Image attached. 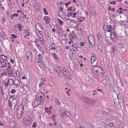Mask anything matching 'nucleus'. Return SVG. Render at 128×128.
Here are the masks:
<instances>
[{
    "label": "nucleus",
    "mask_w": 128,
    "mask_h": 128,
    "mask_svg": "<svg viewBox=\"0 0 128 128\" xmlns=\"http://www.w3.org/2000/svg\"><path fill=\"white\" fill-rule=\"evenodd\" d=\"M58 74L62 78H63L65 76L67 79L70 80L71 78L70 73L68 71L64 68H63L62 70H60Z\"/></svg>",
    "instance_id": "1"
},
{
    "label": "nucleus",
    "mask_w": 128,
    "mask_h": 128,
    "mask_svg": "<svg viewBox=\"0 0 128 128\" xmlns=\"http://www.w3.org/2000/svg\"><path fill=\"white\" fill-rule=\"evenodd\" d=\"M92 71L96 76L101 77L103 74V72L101 68L98 66H95L92 68Z\"/></svg>",
    "instance_id": "2"
},
{
    "label": "nucleus",
    "mask_w": 128,
    "mask_h": 128,
    "mask_svg": "<svg viewBox=\"0 0 128 128\" xmlns=\"http://www.w3.org/2000/svg\"><path fill=\"white\" fill-rule=\"evenodd\" d=\"M31 118L29 116L26 115L24 117L23 122L25 125L27 126L32 123Z\"/></svg>",
    "instance_id": "3"
},
{
    "label": "nucleus",
    "mask_w": 128,
    "mask_h": 128,
    "mask_svg": "<svg viewBox=\"0 0 128 128\" xmlns=\"http://www.w3.org/2000/svg\"><path fill=\"white\" fill-rule=\"evenodd\" d=\"M36 100L41 103L44 101L43 94L41 92L38 93L36 94Z\"/></svg>",
    "instance_id": "4"
},
{
    "label": "nucleus",
    "mask_w": 128,
    "mask_h": 128,
    "mask_svg": "<svg viewBox=\"0 0 128 128\" xmlns=\"http://www.w3.org/2000/svg\"><path fill=\"white\" fill-rule=\"evenodd\" d=\"M18 102V100L15 98L13 99L12 100L11 102H10V100L8 101L9 106L12 108V107H14V108L17 104Z\"/></svg>",
    "instance_id": "5"
},
{
    "label": "nucleus",
    "mask_w": 128,
    "mask_h": 128,
    "mask_svg": "<svg viewBox=\"0 0 128 128\" xmlns=\"http://www.w3.org/2000/svg\"><path fill=\"white\" fill-rule=\"evenodd\" d=\"M88 39L90 44L92 46L95 44V40L92 34L89 35L88 36Z\"/></svg>",
    "instance_id": "6"
},
{
    "label": "nucleus",
    "mask_w": 128,
    "mask_h": 128,
    "mask_svg": "<svg viewBox=\"0 0 128 128\" xmlns=\"http://www.w3.org/2000/svg\"><path fill=\"white\" fill-rule=\"evenodd\" d=\"M84 101L88 105H93L96 102V100L93 99H90L85 98L84 99Z\"/></svg>",
    "instance_id": "7"
},
{
    "label": "nucleus",
    "mask_w": 128,
    "mask_h": 128,
    "mask_svg": "<svg viewBox=\"0 0 128 128\" xmlns=\"http://www.w3.org/2000/svg\"><path fill=\"white\" fill-rule=\"evenodd\" d=\"M10 80L12 81V83H14V84L15 86H19L20 84V82L19 80H18L15 79L14 80L12 79H10ZM10 81V79L8 80V83H9V82Z\"/></svg>",
    "instance_id": "8"
},
{
    "label": "nucleus",
    "mask_w": 128,
    "mask_h": 128,
    "mask_svg": "<svg viewBox=\"0 0 128 128\" xmlns=\"http://www.w3.org/2000/svg\"><path fill=\"white\" fill-rule=\"evenodd\" d=\"M56 26L57 28V31L58 32V34L60 36H62L63 35V31L62 30L60 26L59 25H56L55 26Z\"/></svg>",
    "instance_id": "9"
},
{
    "label": "nucleus",
    "mask_w": 128,
    "mask_h": 128,
    "mask_svg": "<svg viewBox=\"0 0 128 128\" xmlns=\"http://www.w3.org/2000/svg\"><path fill=\"white\" fill-rule=\"evenodd\" d=\"M41 104L40 102L36 100L33 102L32 105L33 107L35 108Z\"/></svg>",
    "instance_id": "10"
},
{
    "label": "nucleus",
    "mask_w": 128,
    "mask_h": 128,
    "mask_svg": "<svg viewBox=\"0 0 128 128\" xmlns=\"http://www.w3.org/2000/svg\"><path fill=\"white\" fill-rule=\"evenodd\" d=\"M38 58L40 60V63L42 62L43 61L46 60V58L44 57H43L40 54H38Z\"/></svg>",
    "instance_id": "11"
},
{
    "label": "nucleus",
    "mask_w": 128,
    "mask_h": 128,
    "mask_svg": "<svg viewBox=\"0 0 128 128\" xmlns=\"http://www.w3.org/2000/svg\"><path fill=\"white\" fill-rule=\"evenodd\" d=\"M23 111H16V114L17 117L18 118H20L23 115Z\"/></svg>",
    "instance_id": "12"
},
{
    "label": "nucleus",
    "mask_w": 128,
    "mask_h": 128,
    "mask_svg": "<svg viewBox=\"0 0 128 128\" xmlns=\"http://www.w3.org/2000/svg\"><path fill=\"white\" fill-rule=\"evenodd\" d=\"M36 28L37 30L39 31V30H44V29L43 28L42 25L39 23H38L36 25Z\"/></svg>",
    "instance_id": "13"
},
{
    "label": "nucleus",
    "mask_w": 128,
    "mask_h": 128,
    "mask_svg": "<svg viewBox=\"0 0 128 128\" xmlns=\"http://www.w3.org/2000/svg\"><path fill=\"white\" fill-rule=\"evenodd\" d=\"M26 56L28 59L30 60L32 59V53L30 52H28L26 53Z\"/></svg>",
    "instance_id": "14"
},
{
    "label": "nucleus",
    "mask_w": 128,
    "mask_h": 128,
    "mask_svg": "<svg viewBox=\"0 0 128 128\" xmlns=\"http://www.w3.org/2000/svg\"><path fill=\"white\" fill-rule=\"evenodd\" d=\"M6 62L3 61H2L1 60L0 61V68H3L6 65Z\"/></svg>",
    "instance_id": "15"
},
{
    "label": "nucleus",
    "mask_w": 128,
    "mask_h": 128,
    "mask_svg": "<svg viewBox=\"0 0 128 128\" xmlns=\"http://www.w3.org/2000/svg\"><path fill=\"white\" fill-rule=\"evenodd\" d=\"M24 108L22 104L19 105L18 107L17 110L24 111Z\"/></svg>",
    "instance_id": "16"
},
{
    "label": "nucleus",
    "mask_w": 128,
    "mask_h": 128,
    "mask_svg": "<svg viewBox=\"0 0 128 128\" xmlns=\"http://www.w3.org/2000/svg\"><path fill=\"white\" fill-rule=\"evenodd\" d=\"M98 48L99 50L102 51L103 50L102 46V43L100 42H98Z\"/></svg>",
    "instance_id": "17"
},
{
    "label": "nucleus",
    "mask_w": 128,
    "mask_h": 128,
    "mask_svg": "<svg viewBox=\"0 0 128 128\" xmlns=\"http://www.w3.org/2000/svg\"><path fill=\"white\" fill-rule=\"evenodd\" d=\"M49 48L51 50H55L56 48H55L54 43H51L49 46Z\"/></svg>",
    "instance_id": "18"
},
{
    "label": "nucleus",
    "mask_w": 128,
    "mask_h": 128,
    "mask_svg": "<svg viewBox=\"0 0 128 128\" xmlns=\"http://www.w3.org/2000/svg\"><path fill=\"white\" fill-rule=\"evenodd\" d=\"M120 23L122 25H123L124 26L127 28H128V22L127 21H124L122 22H120Z\"/></svg>",
    "instance_id": "19"
},
{
    "label": "nucleus",
    "mask_w": 128,
    "mask_h": 128,
    "mask_svg": "<svg viewBox=\"0 0 128 128\" xmlns=\"http://www.w3.org/2000/svg\"><path fill=\"white\" fill-rule=\"evenodd\" d=\"M54 70L58 74L60 70H61L60 68V67L58 66H56L54 67Z\"/></svg>",
    "instance_id": "20"
},
{
    "label": "nucleus",
    "mask_w": 128,
    "mask_h": 128,
    "mask_svg": "<svg viewBox=\"0 0 128 128\" xmlns=\"http://www.w3.org/2000/svg\"><path fill=\"white\" fill-rule=\"evenodd\" d=\"M108 30H107L108 32H111L113 29V26L110 25H108Z\"/></svg>",
    "instance_id": "21"
},
{
    "label": "nucleus",
    "mask_w": 128,
    "mask_h": 128,
    "mask_svg": "<svg viewBox=\"0 0 128 128\" xmlns=\"http://www.w3.org/2000/svg\"><path fill=\"white\" fill-rule=\"evenodd\" d=\"M44 19L46 21V24H48L50 22V19L47 16H44Z\"/></svg>",
    "instance_id": "22"
},
{
    "label": "nucleus",
    "mask_w": 128,
    "mask_h": 128,
    "mask_svg": "<svg viewBox=\"0 0 128 128\" xmlns=\"http://www.w3.org/2000/svg\"><path fill=\"white\" fill-rule=\"evenodd\" d=\"M72 51V54L73 55H75L77 53V52L76 48L75 47L73 48V50Z\"/></svg>",
    "instance_id": "23"
},
{
    "label": "nucleus",
    "mask_w": 128,
    "mask_h": 128,
    "mask_svg": "<svg viewBox=\"0 0 128 128\" xmlns=\"http://www.w3.org/2000/svg\"><path fill=\"white\" fill-rule=\"evenodd\" d=\"M98 38L99 39V40L100 41L102 40L103 38L100 33H98L97 35Z\"/></svg>",
    "instance_id": "24"
},
{
    "label": "nucleus",
    "mask_w": 128,
    "mask_h": 128,
    "mask_svg": "<svg viewBox=\"0 0 128 128\" xmlns=\"http://www.w3.org/2000/svg\"><path fill=\"white\" fill-rule=\"evenodd\" d=\"M9 128H14L15 124L14 122H11L9 124Z\"/></svg>",
    "instance_id": "25"
},
{
    "label": "nucleus",
    "mask_w": 128,
    "mask_h": 128,
    "mask_svg": "<svg viewBox=\"0 0 128 128\" xmlns=\"http://www.w3.org/2000/svg\"><path fill=\"white\" fill-rule=\"evenodd\" d=\"M96 59V57L95 56H92L91 57V61L92 63H93Z\"/></svg>",
    "instance_id": "26"
},
{
    "label": "nucleus",
    "mask_w": 128,
    "mask_h": 128,
    "mask_svg": "<svg viewBox=\"0 0 128 128\" xmlns=\"http://www.w3.org/2000/svg\"><path fill=\"white\" fill-rule=\"evenodd\" d=\"M15 27L18 28L20 31L22 30V28L21 27V26L20 24L15 25Z\"/></svg>",
    "instance_id": "27"
},
{
    "label": "nucleus",
    "mask_w": 128,
    "mask_h": 128,
    "mask_svg": "<svg viewBox=\"0 0 128 128\" xmlns=\"http://www.w3.org/2000/svg\"><path fill=\"white\" fill-rule=\"evenodd\" d=\"M0 58L4 60H6V58L7 57L5 56L4 55H1L0 56Z\"/></svg>",
    "instance_id": "28"
},
{
    "label": "nucleus",
    "mask_w": 128,
    "mask_h": 128,
    "mask_svg": "<svg viewBox=\"0 0 128 128\" xmlns=\"http://www.w3.org/2000/svg\"><path fill=\"white\" fill-rule=\"evenodd\" d=\"M7 72L10 76L12 77L13 76L12 72L10 70H7Z\"/></svg>",
    "instance_id": "29"
},
{
    "label": "nucleus",
    "mask_w": 128,
    "mask_h": 128,
    "mask_svg": "<svg viewBox=\"0 0 128 128\" xmlns=\"http://www.w3.org/2000/svg\"><path fill=\"white\" fill-rule=\"evenodd\" d=\"M58 20L59 23L61 25H62L63 24V21L59 19H58Z\"/></svg>",
    "instance_id": "30"
},
{
    "label": "nucleus",
    "mask_w": 128,
    "mask_h": 128,
    "mask_svg": "<svg viewBox=\"0 0 128 128\" xmlns=\"http://www.w3.org/2000/svg\"><path fill=\"white\" fill-rule=\"evenodd\" d=\"M43 10L44 12L46 15H47L48 14V12L46 8H44L43 9Z\"/></svg>",
    "instance_id": "31"
},
{
    "label": "nucleus",
    "mask_w": 128,
    "mask_h": 128,
    "mask_svg": "<svg viewBox=\"0 0 128 128\" xmlns=\"http://www.w3.org/2000/svg\"><path fill=\"white\" fill-rule=\"evenodd\" d=\"M24 32L26 34V36H28L30 35L29 33V31L28 30H26L24 31Z\"/></svg>",
    "instance_id": "32"
},
{
    "label": "nucleus",
    "mask_w": 128,
    "mask_h": 128,
    "mask_svg": "<svg viewBox=\"0 0 128 128\" xmlns=\"http://www.w3.org/2000/svg\"><path fill=\"white\" fill-rule=\"evenodd\" d=\"M66 20L67 22L68 23H69L73 21V20L72 19L66 18Z\"/></svg>",
    "instance_id": "33"
},
{
    "label": "nucleus",
    "mask_w": 128,
    "mask_h": 128,
    "mask_svg": "<svg viewBox=\"0 0 128 128\" xmlns=\"http://www.w3.org/2000/svg\"><path fill=\"white\" fill-rule=\"evenodd\" d=\"M79 24H78V25H77L75 27V28H76V29L77 30H79L80 31H81V30H82V29H79Z\"/></svg>",
    "instance_id": "34"
},
{
    "label": "nucleus",
    "mask_w": 128,
    "mask_h": 128,
    "mask_svg": "<svg viewBox=\"0 0 128 128\" xmlns=\"http://www.w3.org/2000/svg\"><path fill=\"white\" fill-rule=\"evenodd\" d=\"M53 120H56L55 118V116L54 114H52L50 117Z\"/></svg>",
    "instance_id": "35"
},
{
    "label": "nucleus",
    "mask_w": 128,
    "mask_h": 128,
    "mask_svg": "<svg viewBox=\"0 0 128 128\" xmlns=\"http://www.w3.org/2000/svg\"><path fill=\"white\" fill-rule=\"evenodd\" d=\"M16 74L18 77H19L20 76V74L19 71L18 70H16Z\"/></svg>",
    "instance_id": "36"
},
{
    "label": "nucleus",
    "mask_w": 128,
    "mask_h": 128,
    "mask_svg": "<svg viewBox=\"0 0 128 128\" xmlns=\"http://www.w3.org/2000/svg\"><path fill=\"white\" fill-rule=\"evenodd\" d=\"M65 112L66 114V115L68 117H70V113L68 112Z\"/></svg>",
    "instance_id": "37"
},
{
    "label": "nucleus",
    "mask_w": 128,
    "mask_h": 128,
    "mask_svg": "<svg viewBox=\"0 0 128 128\" xmlns=\"http://www.w3.org/2000/svg\"><path fill=\"white\" fill-rule=\"evenodd\" d=\"M52 55L56 59H57L58 58V57L56 54L54 53H52Z\"/></svg>",
    "instance_id": "38"
},
{
    "label": "nucleus",
    "mask_w": 128,
    "mask_h": 128,
    "mask_svg": "<svg viewBox=\"0 0 128 128\" xmlns=\"http://www.w3.org/2000/svg\"><path fill=\"white\" fill-rule=\"evenodd\" d=\"M36 122H34L32 125V127L33 128H35L36 126Z\"/></svg>",
    "instance_id": "39"
},
{
    "label": "nucleus",
    "mask_w": 128,
    "mask_h": 128,
    "mask_svg": "<svg viewBox=\"0 0 128 128\" xmlns=\"http://www.w3.org/2000/svg\"><path fill=\"white\" fill-rule=\"evenodd\" d=\"M84 19H85L84 18L82 17H81L80 18L79 22H81L82 21L84 20Z\"/></svg>",
    "instance_id": "40"
},
{
    "label": "nucleus",
    "mask_w": 128,
    "mask_h": 128,
    "mask_svg": "<svg viewBox=\"0 0 128 128\" xmlns=\"http://www.w3.org/2000/svg\"><path fill=\"white\" fill-rule=\"evenodd\" d=\"M66 113L65 112H63L62 114H60V115L61 117H64L65 116V115H66Z\"/></svg>",
    "instance_id": "41"
},
{
    "label": "nucleus",
    "mask_w": 128,
    "mask_h": 128,
    "mask_svg": "<svg viewBox=\"0 0 128 128\" xmlns=\"http://www.w3.org/2000/svg\"><path fill=\"white\" fill-rule=\"evenodd\" d=\"M54 121V123L52 124V126H56L57 124V122L56 120H53Z\"/></svg>",
    "instance_id": "42"
},
{
    "label": "nucleus",
    "mask_w": 128,
    "mask_h": 128,
    "mask_svg": "<svg viewBox=\"0 0 128 128\" xmlns=\"http://www.w3.org/2000/svg\"><path fill=\"white\" fill-rule=\"evenodd\" d=\"M44 84V83L43 81H41L40 84H39V86L40 87H41L43 86Z\"/></svg>",
    "instance_id": "43"
},
{
    "label": "nucleus",
    "mask_w": 128,
    "mask_h": 128,
    "mask_svg": "<svg viewBox=\"0 0 128 128\" xmlns=\"http://www.w3.org/2000/svg\"><path fill=\"white\" fill-rule=\"evenodd\" d=\"M104 29L103 30L105 31H107V26H106V25H104L103 26Z\"/></svg>",
    "instance_id": "44"
},
{
    "label": "nucleus",
    "mask_w": 128,
    "mask_h": 128,
    "mask_svg": "<svg viewBox=\"0 0 128 128\" xmlns=\"http://www.w3.org/2000/svg\"><path fill=\"white\" fill-rule=\"evenodd\" d=\"M16 91L14 89H12L11 90V92L12 94H14L16 92Z\"/></svg>",
    "instance_id": "45"
},
{
    "label": "nucleus",
    "mask_w": 128,
    "mask_h": 128,
    "mask_svg": "<svg viewBox=\"0 0 128 128\" xmlns=\"http://www.w3.org/2000/svg\"><path fill=\"white\" fill-rule=\"evenodd\" d=\"M35 43L36 45L39 44L38 40V39H36L35 40Z\"/></svg>",
    "instance_id": "46"
},
{
    "label": "nucleus",
    "mask_w": 128,
    "mask_h": 128,
    "mask_svg": "<svg viewBox=\"0 0 128 128\" xmlns=\"http://www.w3.org/2000/svg\"><path fill=\"white\" fill-rule=\"evenodd\" d=\"M71 2L70 1H69L68 3H65V5L66 6H68L71 3Z\"/></svg>",
    "instance_id": "47"
},
{
    "label": "nucleus",
    "mask_w": 128,
    "mask_h": 128,
    "mask_svg": "<svg viewBox=\"0 0 128 128\" xmlns=\"http://www.w3.org/2000/svg\"><path fill=\"white\" fill-rule=\"evenodd\" d=\"M72 15L71 12H69L67 14V16L68 17Z\"/></svg>",
    "instance_id": "48"
},
{
    "label": "nucleus",
    "mask_w": 128,
    "mask_h": 128,
    "mask_svg": "<svg viewBox=\"0 0 128 128\" xmlns=\"http://www.w3.org/2000/svg\"><path fill=\"white\" fill-rule=\"evenodd\" d=\"M12 36L14 38L17 37V36L14 34H12Z\"/></svg>",
    "instance_id": "49"
},
{
    "label": "nucleus",
    "mask_w": 128,
    "mask_h": 128,
    "mask_svg": "<svg viewBox=\"0 0 128 128\" xmlns=\"http://www.w3.org/2000/svg\"><path fill=\"white\" fill-rule=\"evenodd\" d=\"M16 96L15 94H14L12 96H10V98H15Z\"/></svg>",
    "instance_id": "50"
},
{
    "label": "nucleus",
    "mask_w": 128,
    "mask_h": 128,
    "mask_svg": "<svg viewBox=\"0 0 128 128\" xmlns=\"http://www.w3.org/2000/svg\"><path fill=\"white\" fill-rule=\"evenodd\" d=\"M92 14L94 15L95 16L96 15V12L95 11H94V12H92Z\"/></svg>",
    "instance_id": "51"
},
{
    "label": "nucleus",
    "mask_w": 128,
    "mask_h": 128,
    "mask_svg": "<svg viewBox=\"0 0 128 128\" xmlns=\"http://www.w3.org/2000/svg\"><path fill=\"white\" fill-rule=\"evenodd\" d=\"M78 14V13L77 12H76L75 13H74L72 14V16L74 18V17L75 16V15L76 14Z\"/></svg>",
    "instance_id": "52"
},
{
    "label": "nucleus",
    "mask_w": 128,
    "mask_h": 128,
    "mask_svg": "<svg viewBox=\"0 0 128 128\" xmlns=\"http://www.w3.org/2000/svg\"><path fill=\"white\" fill-rule=\"evenodd\" d=\"M113 52L114 54L115 55H116L117 54V50H113Z\"/></svg>",
    "instance_id": "53"
},
{
    "label": "nucleus",
    "mask_w": 128,
    "mask_h": 128,
    "mask_svg": "<svg viewBox=\"0 0 128 128\" xmlns=\"http://www.w3.org/2000/svg\"><path fill=\"white\" fill-rule=\"evenodd\" d=\"M39 30V32L40 34L41 35H42V34H43V32L42 31V30Z\"/></svg>",
    "instance_id": "54"
},
{
    "label": "nucleus",
    "mask_w": 128,
    "mask_h": 128,
    "mask_svg": "<svg viewBox=\"0 0 128 128\" xmlns=\"http://www.w3.org/2000/svg\"><path fill=\"white\" fill-rule=\"evenodd\" d=\"M112 49L113 50H115L116 49V46H113L112 48Z\"/></svg>",
    "instance_id": "55"
},
{
    "label": "nucleus",
    "mask_w": 128,
    "mask_h": 128,
    "mask_svg": "<svg viewBox=\"0 0 128 128\" xmlns=\"http://www.w3.org/2000/svg\"><path fill=\"white\" fill-rule=\"evenodd\" d=\"M110 4H116V2L114 1H113L112 2H110Z\"/></svg>",
    "instance_id": "56"
},
{
    "label": "nucleus",
    "mask_w": 128,
    "mask_h": 128,
    "mask_svg": "<svg viewBox=\"0 0 128 128\" xmlns=\"http://www.w3.org/2000/svg\"><path fill=\"white\" fill-rule=\"evenodd\" d=\"M10 62L12 64H13L14 63V60L12 58L10 59Z\"/></svg>",
    "instance_id": "57"
},
{
    "label": "nucleus",
    "mask_w": 128,
    "mask_h": 128,
    "mask_svg": "<svg viewBox=\"0 0 128 128\" xmlns=\"http://www.w3.org/2000/svg\"><path fill=\"white\" fill-rule=\"evenodd\" d=\"M14 16L16 17H17L18 16V14H13Z\"/></svg>",
    "instance_id": "58"
},
{
    "label": "nucleus",
    "mask_w": 128,
    "mask_h": 128,
    "mask_svg": "<svg viewBox=\"0 0 128 128\" xmlns=\"http://www.w3.org/2000/svg\"><path fill=\"white\" fill-rule=\"evenodd\" d=\"M123 11H124V12H128V9H124L123 10Z\"/></svg>",
    "instance_id": "59"
},
{
    "label": "nucleus",
    "mask_w": 128,
    "mask_h": 128,
    "mask_svg": "<svg viewBox=\"0 0 128 128\" xmlns=\"http://www.w3.org/2000/svg\"><path fill=\"white\" fill-rule=\"evenodd\" d=\"M37 46L38 48H41V47L40 45V44H38V45H37Z\"/></svg>",
    "instance_id": "60"
},
{
    "label": "nucleus",
    "mask_w": 128,
    "mask_h": 128,
    "mask_svg": "<svg viewBox=\"0 0 128 128\" xmlns=\"http://www.w3.org/2000/svg\"><path fill=\"white\" fill-rule=\"evenodd\" d=\"M3 74L4 75H7V73L6 71H4L3 72Z\"/></svg>",
    "instance_id": "61"
},
{
    "label": "nucleus",
    "mask_w": 128,
    "mask_h": 128,
    "mask_svg": "<svg viewBox=\"0 0 128 128\" xmlns=\"http://www.w3.org/2000/svg\"><path fill=\"white\" fill-rule=\"evenodd\" d=\"M10 18L11 19H12L13 18L14 16L13 14H12V15H11L10 16Z\"/></svg>",
    "instance_id": "62"
},
{
    "label": "nucleus",
    "mask_w": 128,
    "mask_h": 128,
    "mask_svg": "<svg viewBox=\"0 0 128 128\" xmlns=\"http://www.w3.org/2000/svg\"><path fill=\"white\" fill-rule=\"evenodd\" d=\"M40 40L42 41H43L44 40V39L42 37H40Z\"/></svg>",
    "instance_id": "63"
},
{
    "label": "nucleus",
    "mask_w": 128,
    "mask_h": 128,
    "mask_svg": "<svg viewBox=\"0 0 128 128\" xmlns=\"http://www.w3.org/2000/svg\"><path fill=\"white\" fill-rule=\"evenodd\" d=\"M84 44L83 42H81L80 43V45L82 46H84Z\"/></svg>",
    "instance_id": "64"
}]
</instances>
